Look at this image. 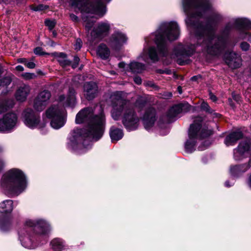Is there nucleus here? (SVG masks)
<instances>
[{
	"instance_id": "obj_8",
	"label": "nucleus",
	"mask_w": 251,
	"mask_h": 251,
	"mask_svg": "<svg viewBox=\"0 0 251 251\" xmlns=\"http://www.w3.org/2000/svg\"><path fill=\"white\" fill-rule=\"evenodd\" d=\"M48 118L50 119V126L55 129L62 127L65 123L64 109L58 105H53L46 111Z\"/></svg>"
},
{
	"instance_id": "obj_9",
	"label": "nucleus",
	"mask_w": 251,
	"mask_h": 251,
	"mask_svg": "<svg viewBox=\"0 0 251 251\" xmlns=\"http://www.w3.org/2000/svg\"><path fill=\"white\" fill-rule=\"evenodd\" d=\"M110 29L111 25L108 21L98 23L91 32L90 41L95 43L100 41L109 35Z\"/></svg>"
},
{
	"instance_id": "obj_23",
	"label": "nucleus",
	"mask_w": 251,
	"mask_h": 251,
	"mask_svg": "<svg viewBox=\"0 0 251 251\" xmlns=\"http://www.w3.org/2000/svg\"><path fill=\"white\" fill-rule=\"evenodd\" d=\"M127 71L133 74L141 73L145 70V66L144 64L136 61H132L126 67Z\"/></svg>"
},
{
	"instance_id": "obj_3",
	"label": "nucleus",
	"mask_w": 251,
	"mask_h": 251,
	"mask_svg": "<svg viewBox=\"0 0 251 251\" xmlns=\"http://www.w3.org/2000/svg\"><path fill=\"white\" fill-rule=\"evenodd\" d=\"M180 34L178 24L175 21L165 22L161 24L157 30L145 38L147 46L138 58L145 62L149 60L152 62L158 61L159 57L168 54L167 42L176 40Z\"/></svg>"
},
{
	"instance_id": "obj_14",
	"label": "nucleus",
	"mask_w": 251,
	"mask_h": 251,
	"mask_svg": "<svg viewBox=\"0 0 251 251\" xmlns=\"http://www.w3.org/2000/svg\"><path fill=\"white\" fill-rule=\"evenodd\" d=\"M57 100L59 104L63 107H74L76 102L75 90L73 88H70L66 97L63 95H61L58 97Z\"/></svg>"
},
{
	"instance_id": "obj_45",
	"label": "nucleus",
	"mask_w": 251,
	"mask_h": 251,
	"mask_svg": "<svg viewBox=\"0 0 251 251\" xmlns=\"http://www.w3.org/2000/svg\"><path fill=\"white\" fill-rule=\"evenodd\" d=\"M70 18L71 19V20L74 22H77L79 20L78 17L76 16L74 14H73V13L70 14Z\"/></svg>"
},
{
	"instance_id": "obj_6",
	"label": "nucleus",
	"mask_w": 251,
	"mask_h": 251,
	"mask_svg": "<svg viewBox=\"0 0 251 251\" xmlns=\"http://www.w3.org/2000/svg\"><path fill=\"white\" fill-rule=\"evenodd\" d=\"M1 187L7 195L18 196L26 187V181L23 173L17 169H12L6 172L1 179Z\"/></svg>"
},
{
	"instance_id": "obj_38",
	"label": "nucleus",
	"mask_w": 251,
	"mask_h": 251,
	"mask_svg": "<svg viewBox=\"0 0 251 251\" xmlns=\"http://www.w3.org/2000/svg\"><path fill=\"white\" fill-rule=\"evenodd\" d=\"M210 144V142L208 140H206L204 141L203 146H200L198 148V149L199 151L204 150L209 146Z\"/></svg>"
},
{
	"instance_id": "obj_49",
	"label": "nucleus",
	"mask_w": 251,
	"mask_h": 251,
	"mask_svg": "<svg viewBox=\"0 0 251 251\" xmlns=\"http://www.w3.org/2000/svg\"><path fill=\"white\" fill-rule=\"evenodd\" d=\"M247 183L248 186L251 188V173L248 176V178L247 180Z\"/></svg>"
},
{
	"instance_id": "obj_5",
	"label": "nucleus",
	"mask_w": 251,
	"mask_h": 251,
	"mask_svg": "<svg viewBox=\"0 0 251 251\" xmlns=\"http://www.w3.org/2000/svg\"><path fill=\"white\" fill-rule=\"evenodd\" d=\"M112 110L111 116L115 120H118L124 111L122 123L128 131L137 129L139 119L136 115L129 101L123 99L119 92L111 96Z\"/></svg>"
},
{
	"instance_id": "obj_12",
	"label": "nucleus",
	"mask_w": 251,
	"mask_h": 251,
	"mask_svg": "<svg viewBox=\"0 0 251 251\" xmlns=\"http://www.w3.org/2000/svg\"><path fill=\"white\" fill-rule=\"evenodd\" d=\"M51 94L48 90L40 92L33 100V107L37 111H43L48 104Z\"/></svg>"
},
{
	"instance_id": "obj_11",
	"label": "nucleus",
	"mask_w": 251,
	"mask_h": 251,
	"mask_svg": "<svg viewBox=\"0 0 251 251\" xmlns=\"http://www.w3.org/2000/svg\"><path fill=\"white\" fill-rule=\"evenodd\" d=\"M17 116L14 113L6 114L0 119V132H10L17 125Z\"/></svg>"
},
{
	"instance_id": "obj_48",
	"label": "nucleus",
	"mask_w": 251,
	"mask_h": 251,
	"mask_svg": "<svg viewBox=\"0 0 251 251\" xmlns=\"http://www.w3.org/2000/svg\"><path fill=\"white\" fill-rule=\"evenodd\" d=\"M18 62L19 63H23L26 65V63L27 62V60L25 58H21L18 59Z\"/></svg>"
},
{
	"instance_id": "obj_43",
	"label": "nucleus",
	"mask_w": 251,
	"mask_h": 251,
	"mask_svg": "<svg viewBox=\"0 0 251 251\" xmlns=\"http://www.w3.org/2000/svg\"><path fill=\"white\" fill-rule=\"evenodd\" d=\"M34 52L37 55H42L43 54L42 49L40 47L36 48L34 50Z\"/></svg>"
},
{
	"instance_id": "obj_33",
	"label": "nucleus",
	"mask_w": 251,
	"mask_h": 251,
	"mask_svg": "<svg viewBox=\"0 0 251 251\" xmlns=\"http://www.w3.org/2000/svg\"><path fill=\"white\" fill-rule=\"evenodd\" d=\"M22 77L26 80L34 79L36 75L34 73H25L22 75Z\"/></svg>"
},
{
	"instance_id": "obj_37",
	"label": "nucleus",
	"mask_w": 251,
	"mask_h": 251,
	"mask_svg": "<svg viewBox=\"0 0 251 251\" xmlns=\"http://www.w3.org/2000/svg\"><path fill=\"white\" fill-rule=\"evenodd\" d=\"M250 47V45L246 42H243L240 44V48L242 49V50L244 51L248 50L249 49Z\"/></svg>"
},
{
	"instance_id": "obj_35",
	"label": "nucleus",
	"mask_w": 251,
	"mask_h": 251,
	"mask_svg": "<svg viewBox=\"0 0 251 251\" xmlns=\"http://www.w3.org/2000/svg\"><path fill=\"white\" fill-rule=\"evenodd\" d=\"M201 107L202 109H203V110H204L207 112H209V113L212 112V110L210 109L208 104L206 102H203L201 104Z\"/></svg>"
},
{
	"instance_id": "obj_61",
	"label": "nucleus",
	"mask_w": 251,
	"mask_h": 251,
	"mask_svg": "<svg viewBox=\"0 0 251 251\" xmlns=\"http://www.w3.org/2000/svg\"><path fill=\"white\" fill-rule=\"evenodd\" d=\"M192 80H195L196 79V76H193L192 77Z\"/></svg>"
},
{
	"instance_id": "obj_44",
	"label": "nucleus",
	"mask_w": 251,
	"mask_h": 251,
	"mask_svg": "<svg viewBox=\"0 0 251 251\" xmlns=\"http://www.w3.org/2000/svg\"><path fill=\"white\" fill-rule=\"evenodd\" d=\"M134 81L136 84L140 85L142 83V80L140 76H136L134 77Z\"/></svg>"
},
{
	"instance_id": "obj_18",
	"label": "nucleus",
	"mask_w": 251,
	"mask_h": 251,
	"mask_svg": "<svg viewBox=\"0 0 251 251\" xmlns=\"http://www.w3.org/2000/svg\"><path fill=\"white\" fill-rule=\"evenodd\" d=\"M250 147L249 142H241L238 145L237 148L234 150V157L236 160L241 159L243 156L248 154V151Z\"/></svg>"
},
{
	"instance_id": "obj_20",
	"label": "nucleus",
	"mask_w": 251,
	"mask_h": 251,
	"mask_svg": "<svg viewBox=\"0 0 251 251\" xmlns=\"http://www.w3.org/2000/svg\"><path fill=\"white\" fill-rule=\"evenodd\" d=\"M30 87L28 85L23 84L18 88L15 97L17 100L24 101L26 99L30 92Z\"/></svg>"
},
{
	"instance_id": "obj_58",
	"label": "nucleus",
	"mask_w": 251,
	"mask_h": 251,
	"mask_svg": "<svg viewBox=\"0 0 251 251\" xmlns=\"http://www.w3.org/2000/svg\"><path fill=\"white\" fill-rule=\"evenodd\" d=\"M165 71V73L164 74H171V71L170 70H164Z\"/></svg>"
},
{
	"instance_id": "obj_50",
	"label": "nucleus",
	"mask_w": 251,
	"mask_h": 251,
	"mask_svg": "<svg viewBox=\"0 0 251 251\" xmlns=\"http://www.w3.org/2000/svg\"><path fill=\"white\" fill-rule=\"evenodd\" d=\"M118 66L120 68L124 69L126 67V64L124 62H121L119 63Z\"/></svg>"
},
{
	"instance_id": "obj_41",
	"label": "nucleus",
	"mask_w": 251,
	"mask_h": 251,
	"mask_svg": "<svg viewBox=\"0 0 251 251\" xmlns=\"http://www.w3.org/2000/svg\"><path fill=\"white\" fill-rule=\"evenodd\" d=\"M93 24H94V23H93V22H90V21L86 22V23H85V28H86V29L88 31H89L91 29L92 27L93 26Z\"/></svg>"
},
{
	"instance_id": "obj_30",
	"label": "nucleus",
	"mask_w": 251,
	"mask_h": 251,
	"mask_svg": "<svg viewBox=\"0 0 251 251\" xmlns=\"http://www.w3.org/2000/svg\"><path fill=\"white\" fill-rule=\"evenodd\" d=\"M11 225L10 219L8 216H0V229L3 231L7 230Z\"/></svg>"
},
{
	"instance_id": "obj_7",
	"label": "nucleus",
	"mask_w": 251,
	"mask_h": 251,
	"mask_svg": "<svg viewBox=\"0 0 251 251\" xmlns=\"http://www.w3.org/2000/svg\"><path fill=\"white\" fill-rule=\"evenodd\" d=\"M201 117H197L193 124L191 125L188 131V139L185 143V150L188 153L195 150L197 140L206 138L212 134V131L205 127L202 128Z\"/></svg>"
},
{
	"instance_id": "obj_55",
	"label": "nucleus",
	"mask_w": 251,
	"mask_h": 251,
	"mask_svg": "<svg viewBox=\"0 0 251 251\" xmlns=\"http://www.w3.org/2000/svg\"><path fill=\"white\" fill-rule=\"evenodd\" d=\"M233 98L237 101L240 100V97L239 96H233Z\"/></svg>"
},
{
	"instance_id": "obj_27",
	"label": "nucleus",
	"mask_w": 251,
	"mask_h": 251,
	"mask_svg": "<svg viewBox=\"0 0 251 251\" xmlns=\"http://www.w3.org/2000/svg\"><path fill=\"white\" fill-rule=\"evenodd\" d=\"M97 54L102 59H106L110 55V50L107 46L100 44L97 50Z\"/></svg>"
},
{
	"instance_id": "obj_46",
	"label": "nucleus",
	"mask_w": 251,
	"mask_h": 251,
	"mask_svg": "<svg viewBox=\"0 0 251 251\" xmlns=\"http://www.w3.org/2000/svg\"><path fill=\"white\" fill-rule=\"evenodd\" d=\"M27 67L30 69H33L35 67V64L33 62H27L26 63V65Z\"/></svg>"
},
{
	"instance_id": "obj_59",
	"label": "nucleus",
	"mask_w": 251,
	"mask_h": 251,
	"mask_svg": "<svg viewBox=\"0 0 251 251\" xmlns=\"http://www.w3.org/2000/svg\"><path fill=\"white\" fill-rule=\"evenodd\" d=\"M179 93L181 94L182 93V90H181V87L180 86L178 87L177 88Z\"/></svg>"
},
{
	"instance_id": "obj_17",
	"label": "nucleus",
	"mask_w": 251,
	"mask_h": 251,
	"mask_svg": "<svg viewBox=\"0 0 251 251\" xmlns=\"http://www.w3.org/2000/svg\"><path fill=\"white\" fill-rule=\"evenodd\" d=\"M98 86L93 82L85 83L83 86L84 95L88 100H91L95 98L98 93Z\"/></svg>"
},
{
	"instance_id": "obj_34",
	"label": "nucleus",
	"mask_w": 251,
	"mask_h": 251,
	"mask_svg": "<svg viewBox=\"0 0 251 251\" xmlns=\"http://www.w3.org/2000/svg\"><path fill=\"white\" fill-rule=\"evenodd\" d=\"M45 25L49 27L50 30H52L55 25V22L54 21L50 20H46L45 21Z\"/></svg>"
},
{
	"instance_id": "obj_56",
	"label": "nucleus",
	"mask_w": 251,
	"mask_h": 251,
	"mask_svg": "<svg viewBox=\"0 0 251 251\" xmlns=\"http://www.w3.org/2000/svg\"><path fill=\"white\" fill-rule=\"evenodd\" d=\"M157 72L160 74H164L165 71L161 69H159L157 70Z\"/></svg>"
},
{
	"instance_id": "obj_21",
	"label": "nucleus",
	"mask_w": 251,
	"mask_h": 251,
	"mask_svg": "<svg viewBox=\"0 0 251 251\" xmlns=\"http://www.w3.org/2000/svg\"><path fill=\"white\" fill-rule=\"evenodd\" d=\"M14 104V100L5 97L2 93L0 95V114L12 108Z\"/></svg>"
},
{
	"instance_id": "obj_51",
	"label": "nucleus",
	"mask_w": 251,
	"mask_h": 251,
	"mask_svg": "<svg viewBox=\"0 0 251 251\" xmlns=\"http://www.w3.org/2000/svg\"><path fill=\"white\" fill-rule=\"evenodd\" d=\"M16 70H17L18 71H20V72L23 71L24 70V67L22 66H21V65L17 66L16 67Z\"/></svg>"
},
{
	"instance_id": "obj_60",
	"label": "nucleus",
	"mask_w": 251,
	"mask_h": 251,
	"mask_svg": "<svg viewBox=\"0 0 251 251\" xmlns=\"http://www.w3.org/2000/svg\"><path fill=\"white\" fill-rule=\"evenodd\" d=\"M111 74H113V75H115V72L114 71H112V72H111Z\"/></svg>"
},
{
	"instance_id": "obj_36",
	"label": "nucleus",
	"mask_w": 251,
	"mask_h": 251,
	"mask_svg": "<svg viewBox=\"0 0 251 251\" xmlns=\"http://www.w3.org/2000/svg\"><path fill=\"white\" fill-rule=\"evenodd\" d=\"M75 50H79L82 47V41L80 39H77L76 40V43L74 45Z\"/></svg>"
},
{
	"instance_id": "obj_52",
	"label": "nucleus",
	"mask_w": 251,
	"mask_h": 251,
	"mask_svg": "<svg viewBox=\"0 0 251 251\" xmlns=\"http://www.w3.org/2000/svg\"><path fill=\"white\" fill-rule=\"evenodd\" d=\"M210 98L213 101H215L217 100L216 97L212 94H210Z\"/></svg>"
},
{
	"instance_id": "obj_40",
	"label": "nucleus",
	"mask_w": 251,
	"mask_h": 251,
	"mask_svg": "<svg viewBox=\"0 0 251 251\" xmlns=\"http://www.w3.org/2000/svg\"><path fill=\"white\" fill-rule=\"evenodd\" d=\"M79 60L80 59L78 56H75L74 57V62L72 65L73 68L75 69L77 67Z\"/></svg>"
},
{
	"instance_id": "obj_47",
	"label": "nucleus",
	"mask_w": 251,
	"mask_h": 251,
	"mask_svg": "<svg viewBox=\"0 0 251 251\" xmlns=\"http://www.w3.org/2000/svg\"><path fill=\"white\" fill-rule=\"evenodd\" d=\"M4 166H5L4 161L3 160L0 159V172L3 169Z\"/></svg>"
},
{
	"instance_id": "obj_39",
	"label": "nucleus",
	"mask_w": 251,
	"mask_h": 251,
	"mask_svg": "<svg viewBox=\"0 0 251 251\" xmlns=\"http://www.w3.org/2000/svg\"><path fill=\"white\" fill-rule=\"evenodd\" d=\"M47 8V6L46 5H44L43 4H40L39 5H37L36 6H35L32 9L33 10L35 11H41L45 9H46Z\"/></svg>"
},
{
	"instance_id": "obj_57",
	"label": "nucleus",
	"mask_w": 251,
	"mask_h": 251,
	"mask_svg": "<svg viewBox=\"0 0 251 251\" xmlns=\"http://www.w3.org/2000/svg\"><path fill=\"white\" fill-rule=\"evenodd\" d=\"M165 97H166L167 98H171L172 97V94L171 93H167Z\"/></svg>"
},
{
	"instance_id": "obj_24",
	"label": "nucleus",
	"mask_w": 251,
	"mask_h": 251,
	"mask_svg": "<svg viewBox=\"0 0 251 251\" xmlns=\"http://www.w3.org/2000/svg\"><path fill=\"white\" fill-rule=\"evenodd\" d=\"M187 105L182 103L175 105L172 106L168 112V116L169 118L172 119L177 116L181 113Z\"/></svg>"
},
{
	"instance_id": "obj_25",
	"label": "nucleus",
	"mask_w": 251,
	"mask_h": 251,
	"mask_svg": "<svg viewBox=\"0 0 251 251\" xmlns=\"http://www.w3.org/2000/svg\"><path fill=\"white\" fill-rule=\"evenodd\" d=\"M13 209V201L11 200L3 201L0 203V213H10Z\"/></svg>"
},
{
	"instance_id": "obj_16",
	"label": "nucleus",
	"mask_w": 251,
	"mask_h": 251,
	"mask_svg": "<svg viewBox=\"0 0 251 251\" xmlns=\"http://www.w3.org/2000/svg\"><path fill=\"white\" fill-rule=\"evenodd\" d=\"M155 110L153 108H148L145 112L142 121L145 128L149 130L153 126L156 121Z\"/></svg>"
},
{
	"instance_id": "obj_2",
	"label": "nucleus",
	"mask_w": 251,
	"mask_h": 251,
	"mask_svg": "<svg viewBox=\"0 0 251 251\" xmlns=\"http://www.w3.org/2000/svg\"><path fill=\"white\" fill-rule=\"evenodd\" d=\"M75 123H86L88 126L82 129L75 128L70 132L67 147L76 153L81 154L91 148L92 141H97L102 137L105 119L103 112L99 115H94L93 108L86 107L76 114Z\"/></svg>"
},
{
	"instance_id": "obj_31",
	"label": "nucleus",
	"mask_w": 251,
	"mask_h": 251,
	"mask_svg": "<svg viewBox=\"0 0 251 251\" xmlns=\"http://www.w3.org/2000/svg\"><path fill=\"white\" fill-rule=\"evenodd\" d=\"M12 76L13 75L11 74H9L0 79V86L4 87L8 86L12 81Z\"/></svg>"
},
{
	"instance_id": "obj_32",
	"label": "nucleus",
	"mask_w": 251,
	"mask_h": 251,
	"mask_svg": "<svg viewBox=\"0 0 251 251\" xmlns=\"http://www.w3.org/2000/svg\"><path fill=\"white\" fill-rule=\"evenodd\" d=\"M148 101L147 96L144 95L138 97L136 101V104L141 106L144 105Z\"/></svg>"
},
{
	"instance_id": "obj_15",
	"label": "nucleus",
	"mask_w": 251,
	"mask_h": 251,
	"mask_svg": "<svg viewBox=\"0 0 251 251\" xmlns=\"http://www.w3.org/2000/svg\"><path fill=\"white\" fill-rule=\"evenodd\" d=\"M224 58L226 64L232 69L239 68L241 64L240 56L234 52H226Z\"/></svg>"
},
{
	"instance_id": "obj_26",
	"label": "nucleus",
	"mask_w": 251,
	"mask_h": 251,
	"mask_svg": "<svg viewBox=\"0 0 251 251\" xmlns=\"http://www.w3.org/2000/svg\"><path fill=\"white\" fill-rule=\"evenodd\" d=\"M109 134L112 142L118 141L121 139L124 136L122 129L114 126L110 128Z\"/></svg>"
},
{
	"instance_id": "obj_53",
	"label": "nucleus",
	"mask_w": 251,
	"mask_h": 251,
	"mask_svg": "<svg viewBox=\"0 0 251 251\" xmlns=\"http://www.w3.org/2000/svg\"><path fill=\"white\" fill-rule=\"evenodd\" d=\"M234 184V182H231V184H229V181H226L225 182V186L227 187H230L231 186L233 185Z\"/></svg>"
},
{
	"instance_id": "obj_19",
	"label": "nucleus",
	"mask_w": 251,
	"mask_h": 251,
	"mask_svg": "<svg viewBox=\"0 0 251 251\" xmlns=\"http://www.w3.org/2000/svg\"><path fill=\"white\" fill-rule=\"evenodd\" d=\"M251 166V159L247 164L231 166L230 173L233 177H239L246 172Z\"/></svg>"
},
{
	"instance_id": "obj_54",
	"label": "nucleus",
	"mask_w": 251,
	"mask_h": 251,
	"mask_svg": "<svg viewBox=\"0 0 251 251\" xmlns=\"http://www.w3.org/2000/svg\"><path fill=\"white\" fill-rule=\"evenodd\" d=\"M146 85H148V86H149L150 87H154L155 86V84L154 83H153L152 82H147Z\"/></svg>"
},
{
	"instance_id": "obj_13",
	"label": "nucleus",
	"mask_w": 251,
	"mask_h": 251,
	"mask_svg": "<svg viewBox=\"0 0 251 251\" xmlns=\"http://www.w3.org/2000/svg\"><path fill=\"white\" fill-rule=\"evenodd\" d=\"M127 38L126 35L120 31H115L108 41L109 46L115 50L119 49L126 43Z\"/></svg>"
},
{
	"instance_id": "obj_42",
	"label": "nucleus",
	"mask_w": 251,
	"mask_h": 251,
	"mask_svg": "<svg viewBox=\"0 0 251 251\" xmlns=\"http://www.w3.org/2000/svg\"><path fill=\"white\" fill-rule=\"evenodd\" d=\"M241 36L243 38H247V40L251 42V34L249 32H245L242 33Z\"/></svg>"
},
{
	"instance_id": "obj_28",
	"label": "nucleus",
	"mask_w": 251,
	"mask_h": 251,
	"mask_svg": "<svg viewBox=\"0 0 251 251\" xmlns=\"http://www.w3.org/2000/svg\"><path fill=\"white\" fill-rule=\"evenodd\" d=\"M50 245L54 251H62L65 249L64 241L60 238H55L53 239Z\"/></svg>"
},
{
	"instance_id": "obj_22",
	"label": "nucleus",
	"mask_w": 251,
	"mask_h": 251,
	"mask_svg": "<svg viewBox=\"0 0 251 251\" xmlns=\"http://www.w3.org/2000/svg\"><path fill=\"white\" fill-rule=\"evenodd\" d=\"M241 131H237L229 133L225 139V143L227 146L234 145L238 140L243 137Z\"/></svg>"
},
{
	"instance_id": "obj_10",
	"label": "nucleus",
	"mask_w": 251,
	"mask_h": 251,
	"mask_svg": "<svg viewBox=\"0 0 251 251\" xmlns=\"http://www.w3.org/2000/svg\"><path fill=\"white\" fill-rule=\"evenodd\" d=\"M24 122L29 128L42 129L45 127L46 123L40 122V116L30 108L25 109L23 112Z\"/></svg>"
},
{
	"instance_id": "obj_1",
	"label": "nucleus",
	"mask_w": 251,
	"mask_h": 251,
	"mask_svg": "<svg viewBox=\"0 0 251 251\" xmlns=\"http://www.w3.org/2000/svg\"><path fill=\"white\" fill-rule=\"evenodd\" d=\"M183 9L186 15L185 23L192 36L190 45L177 44L173 53L177 63L183 65L185 59L191 56L196 48L201 47V50L216 55L227 46V36L233 29L241 34L248 32L251 28V21L245 18L232 19L225 25L221 36L215 35L214 30L210 25L222 20V15L212 8L208 0H182Z\"/></svg>"
},
{
	"instance_id": "obj_4",
	"label": "nucleus",
	"mask_w": 251,
	"mask_h": 251,
	"mask_svg": "<svg viewBox=\"0 0 251 251\" xmlns=\"http://www.w3.org/2000/svg\"><path fill=\"white\" fill-rule=\"evenodd\" d=\"M50 230L49 224L43 219L28 220L19 231V238L22 245L25 248L34 249L37 246V238L46 236Z\"/></svg>"
},
{
	"instance_id": "obj_29",
	"label": "nucleus",
	"mask_w": 251,
	"mask_h": 251,
	"mask_svg": "<svg viewBox=\"0 0 251 251\" xmlns=\"http://www.w3.org/2000/svg\"><path fill=\"white\" fill-rule=\"evenodd\" d=\"M54 55L62 67H64L70 65L71 61L67 59V55L65 53L63 52H55Z\"/></svg>"
}]
</instances>
